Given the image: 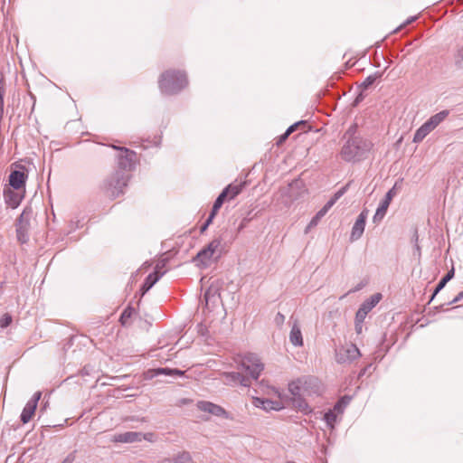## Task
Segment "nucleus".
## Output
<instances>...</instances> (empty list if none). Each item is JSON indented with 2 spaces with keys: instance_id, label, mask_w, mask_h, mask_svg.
Returning a JSON list of instances; mask_svg holds the SVG:
<instances>
[{
  "instance_id": "obj_7",
  "label": "nucleus",
  "mask_w": 463,
  "mask_h": 463,
  "mask_svg": "<svg viewBox=\"0 0 463 463\" xmlns=\"http://www.w3.org/2000/svg\"><path fill=\"white\" fill-rule=\"evenodd\" d=\"M13 166L14 168L11 170L8 176L9 185L16 191L24 189L28 179V169L25 165L18 163L13 164Z\"/></svg>"
},
{
  "instance_id": "obj_31",
  "label": "nucleus",
  "mask_w": 463,
  "mask_h": 463,
  "mask_svg": "<svg viewBox=\"0 0 463 463\" xmlns=\"http://www.w3.org/2000/svg\"><path fill=\"white\" fill-rule=\"evenodd\" d=\"M411 241V243L413 244L412 255L414 258L420 260L421 257V248L419 244V234H418L417 229H414V232H413Z\"/></svg>"
},
{
  "instance_id": "obj_27",
  "label": "nucleus",
  "mask_w": 463,
  "mask_h": 463,
  "mask_svg": "<svg viewBox=\"0 0 463 463\" xmlns=\"http://www.w3.org/2000/svg\"><path fill=\"white\" fill-rule=\"evenodd\" d=\"M339 413H337L336 411H334L333 409H329L328 411H326L325 413H324V417H323V420L326 421V426L330 429V430H334L335 429V422H336V419H337V415Z\"/></svg>"
},
{
  "instance_id": "obj_18",
  "label": "nucleus",
  "mask_w": 463,
  "mask_h": 463,
  "mask_svg": "<svg viewBox=\"0 0 463 463\" xmlns=\"http://www.w3.org/2000/svg\"><path fill=\"white\" fill-rule=\"evenodd\" d=\"M143 432L127 431L114 436L113 441L119 443H135L142 441Z\"/></svg>"
},
{
  "instance_id": "obj_56",
  "label": "nucleus",
  "mask_w": 463,
  "mask_h": 463,
  "mask_svg": "<svg viewBox=\"0 0 463 463\" xmlns=\"http://www.w3.org/2000/svg\"><path fill=\"white\" fill-rule=\"evenodd\" d=\"M184 374V371L177 369V368H172V377L183 376Z\"/></svg>"
},
{
  "instance_id": "obj_6",
  "label": "nucleus",
  "mask_w": 463,
  "mask_h": 463,
  "mask_svg": "<svg viewBox=\"0 0 463 463\" xmlns=\"http://www.w3.org/2000/svg\"><path fill=\"white\" fill-rule=\"evenodd\" d=\"M118 153L115 156L117 168L115 170L124 171L127 174L134 171L137 167L138 159L137 153L125 146H117L115 144L107 145Z\"/></svg>"
},
{
  "instance_id": "obj_35",
  "label": "nucleus",
  "mask_w": 463,
  "mask_h": 463,
  "mask_svg": "<svg viewBox=\"0 0 463 463\" xmlns=\"http://www.w3.org/2000/svg\"><path fill=\"white\" fill-rule=\"evenodd\" d=\"M350 186V182L338 189L332 197L327 201L332 206L347 192Z\"/></svg>"
},
{
  "instance_id": "obj_37",
  "label": "nucleus",
  "mask_w": 463,
  "mask_h": 463,
  "mask_svg": "<svg viewBox=\"0 0 463 463\" xmlns=\"http://www.w3.org/2000/svg\"><path fill=\"white\" fill-rule=\"evenodd\" d=\"M324 216V213L319 210L310 220L309 223L307 226L306 232H307V230L317 226Z\"/></svg>"
},
{
  "instance_id": "obj_46",
  "label": "nucleus",
  "mask_w": 463,
  "mask_h": 463,
  "mask_svg": "<svg viewBox=\"0 0 463 463\" xmlns=\"http://www.w3.org/2000/svg\"><path fill=\"white\" fill-rule=\"evenodd\" d=\"M166 263H167V259H162V260H160L156 263V267H155L154 270H157L158 272H165V270H162V269L165 267Z\"/></svg>"
},
{
  "instance_id": "obj_55",
  "label": "nucleus",
  "mask_w": 463,
  "mask_h": 463,
  "mask_svg": "<svg viewBox=\"0 0 463 463\" xmlns=\"http://www.w3.org/2000/svg\"><path fill=\"white\" fill-rule=\"evenodd\" d=\"M365 285H366V282L361 281L354 288L349 290L348 293L357 292V291L361 290Z\"/></svg>"
},
{
  "instance_id": "obj_34",
  "label": "nucleus",
  "mask_w": 463,
  "mask_h": 463,
  "mask_svg": "<svg viewBox=\"0 0 463 463\" xmlns=\"http://www.w3.org/2000/svg\"><path fill=\"white\" fill-rule=\"evenodd\" d=\"M449 110L444 109L441 110L434 115H432L429 119L432 121L433 126L435 128L445 120V118L449 116Z\"/></svg>"
},
{
  "instance_id": "obj_64",
  "label": "nucleus",
  "mask_w": 463,
  "mask_h": 463,
  "mask_svg": "<svg viewBox=\"0 0 463 463\" xmlns=\"http://www.w3.org/2000/svg\"><path fill=\"white\" fill-rule=\"evenodd\" d=\"M218 213L217 211H213V209H211V212L209 213V216H211V218H215L216 214Z\"/></svg>"
},
{
  "instance_id": "obj_57",
  "label": "nucleus",
  "mask_w": 463,
  "mask_h": 463,
  "mask_svg": "<svg viewBox=\"0 0 463 463\" xmlns=\"http://www.w3.org/2000/svg\"><path fill=\"white\" fill-rule=\"evenodd\" d=\"M445 306H449L448 303H443L439 306L433 307L432 309H433L434 313L441 312V311L445 310L444 309Z\"/></svg>"
},
{
  "instance_id": "obj_30",
  "label": "nucleus",
  "mask_w": 463,
  "mask_h": 463,
  "mask_svg": "<svg viewBox=\"0 0 463 463\" xmlns=\"http://www.w3.org/2000/svg\"><path fill=\"white\" fill-rule=\"evenodd\" d=\"M135 313V308L133 307H131L130 305H128V307H126L122 313L120 314V317H119V323L123 326H126L128 323V319H130L133 316V314Z\"/></svg>"
},
{
  "instance_id": "obj_47",
  "label": "nucleus",
  "mask_w": 463,
  "mask_h": 463,
  "mask_svg": "<svg viewBox=\"0 0 463 463\" xmlns=\"http://www.w3.org/2000/svg\"><path fill=\"white\" fill-rule=\"evenodd\" d=\"M222 196L223 195H218L217 198L215 199V201L213 202V204L212 206V209L213 211H217L219 212V210L221 209V207L222 206Z\"/></svg>"
},
{
  "instance_id": "obj_58",
  "label": "nucleus",
  "mask_w": 463,
  "mask_h": 463,
  "mask_svg": "<svg viewBox=\"0 0 463 463\" xmlns=\"http://www.w3.org/2000/svg\"><path fill=\"white\" fill-rule=\"evenodd\" d=\"M364 96L363 94V92L361 91L357 96L356 98L354 99V106H357L363 99H364Z\"/></svg>"
},
{
  "instance_id": "obj_17",
  "label": "nucleus",
  "mask_w": 463,
  "mask_h": 463,
  "mask_svg": "<svg viewBox=\"0 0 463 463\" xmlns=\"http://www.w3.org/2000/svg\"><path fill=\"white\" fill-rule=\"evenodd\" d=\"M361 356L360 350L358 347L352 344L345 350V354H337L336 361L338 364L351 363Z\"/></svg>"
},
{
  "instance_id": "obj_40",
  "label": "nucleus",
  "mask_w": 463,
  "mask_h": 463,
  "mask_svg": "<svg viewBox=\"0 0 463 463\" xmlns=\"http://www.w3.org/2000/svg\"><path fill=\"white\" fill-rule=\"evenodd\" d=\"M12 316L9 313L4 314L0 318V327L6 328L12 323Z\"/></svg>"
},
{
  "instance_id": "obj_45",
  "label": "nucleus",
  "mask_w": 463,
  "mask_h": 463,
  "mask_svg": "<svg viewBox=\"0 0 463 463\" xmlns=\"http://www.w3.org/2000/svg\"><path fill=\"white\" fill-rule=\"evenodd\" d=\"M421 128L424 129V131H426L428 134L432 131L433 129H435V127L433 126L432 124V121H430V119H427L421 126Z\"/></svg>"
},
{
  "instance_id": "obj_42",
  "label": "nucleus",
  "mask_w": 463,
  "mask_h": 463,
  "mask_svg": "<svg viewBox=\"0 0 463 463\" xmlns=\"http://www.w3.org/2000/svg\"><path fill=\"white\" fill-rule=\"evenodd\" d=\"M364 322V318L363 317H357V316H355L354 317V329H355V332L356 334L360 335L363 331V324Z\"/></svg>"
},
{
  "instance_id": "obj_32",
  "label": "nucleus",
  "mask_w": 463,
  "mask_h": 463,
  "mask_svg": "<svg viewBox=\"0 0 463 463\" xmlns=\"http://www.w3.org/2000/svg\"><path fill=\"white\" fill-rule=\"evenodd\" d=\"M172 463H194V460L190 452L181 451L172 458Z\"/></svg>"
},
{
  "instance_id": "obj_28",
  "label": "nucleus",
  "mask_w": 463,
  "mask_h": 463,
  "mask_svg": "<svg viewBox=\"0 0 463 463\" xmlns=\"http://www.w3.org/2000/svg\"><path fill=\"white\" fill-rule=\"evenodd\" d=\"M32 213V208L25 207L17 218L15 225L30 226V217Z\"/></svg>"
},
{
  "instance_id": "obj_20",
  "label": "nucleus",
  "mask_w": 463,
  "mask_h": 463,
  "mask_svg": "<svg viewBox=\"0 0 463 463\" xmlns=\"http://www.w3.org/2000/svg\"><path fill=\"white\" fill-rule=\"evenodd\" d=\"M4 198L5 203L9 207L15 209L20 205L24 196L20 195L18 193L11 190L10 188H5L4 190Z\"/></svg>"
},
{
  "instance_id": "obj_19",
  "label": "nucleus",
  "mask_w": 463,
  "mask_h": 463,
  "mask_svg": "<svg viewBox=\"0 0 463 463\" xmlns=\"http://www.w3.org/2000/svg\"><path fill=\"white\" fill-rule=\"evenodd\" d=\"M165 275V272H158L157 270H153L151 273H149L144 282L142 283L140 287V291H142V294L146 293L148 290H150L153 286Z\"/></svg>"
},
{
  "instance_id": "obj_48",
  "label": "nucleus",
  "mask_w": 463,
  "mask_h": 463,
  "mask_svg": "<svg viewBox=\"0 0 463 463\" xmlns=\"http://www.w3.org/2000/svg\"><path fill=\"white\" fill-rule=\"evenodd\" d=\"M76 450L70 452L65 458L61 461V463H73L76 458Z\"/></svg>"
},
{
  "instance_id": "obj_29",
  "label": "nucleus",
  "mask_w": 463,
  "mask_h": 463,
  "mask_svg": "<svg viewBox=\"0 0 463 463\" xmlns=\"http://www.w3.org/2000/svg\"><path fill=\"white\" fill-rule=\"evenodd\" d=\"M28 228L29 226L15 225L16 237L22 244L29 241Z\"/></svg>"
},
{
  "instance_id": "obj_12",
  "label": "nucleus",
  "mask_w": 463,
  "mask_h": 463,
  "mask_svg": "<svg viewBox=\"0 0 463 463\" xmlns=\"http://www.w3.org/2000/svg\"><path fill=\"white\" fill-rule=\"evenodd\" d=\"M368 216V210L366 208L363 209L362 212L357 216L353 227L350 235V240L352 241L359 240L364 234L366 219Z\"/></svg>"
},
{
  "instance_id": "obj_62",
  "label": "nucleus",
  "mask_w": 463,
  "mask_h": 463,
  "mask_svg": "<svg viewBox=\"0 0 463 463\" xmlns=\"http://www.w3.org/2000/svg\"><path fill=\"white\" fill-rule=\"evenodd\" d=\"M209 225H206L204 222L202 224V226L200 227V233H203L207 229H208Z\"/></svg>"
},
{
  "instance_id": "obj_39",
  "label": "nucleus",
  "mask_w": 463,
  "mask_h": 463,
  "mask_svg": "<svg viewBox=\"0 0 463 463\" xmlns=\"http://www.w3.org/2000/svg\"><path fill=\"white\" fill-rule=\"evenodd\" d=\"M455 65L458 69H463V46L458 49L455 54Z\"/></svg>"
},
{
  "instance_id": "obj_22",
  "label": "nucleus",
  "mask_w": 463,
  "mask_h": 463,
  "mask_svg": "<svg viewBox=\"0 0 463 463\" xmlns=\"http://www.w3.org/2000/svg\"><path fill=\"white\" fill-rule=\"evenodd\" d=\"M289 341L294 346H302L304 344L301 330L296 325L290 330Z\"/></svg>"
},
{
  "instance_id": "obj_49",
  "label": "nucleus",
  "mask_w": 463,
  "mask_h": 463,
  "mask_svg": "<svg viewBox=\"0 0 463 463\" xmlns=\"http://www.w3.org/2000/svg\"><path fill=\"white\" fill-rule=\"evenodd\" d=\"M274 321L276 323L277 326H282L284 324V321H285V317L283 314H281L280 312L277 313L275 318H274Z\"/></svg>"
},
{
  "instance_id": "obj_38",
  "label": "nucleus",
  "mask_w": 463,
  "mask_h": 463,
  "mask_svg": "<svg viewBox=\"0 0 463 463\" xmlns=\"http://www.w3.org/2000/svg\"><path fill=\"white\" fill-rule=\"evenodd\" d=\"M427 135H428V133L426 131H424V129L421 128V127H420L415 131L412 141L414 143H420V141H422L426 137Z\"/></svg>"
},
{
  "instance_id": "obj_43",
  "label": "nucleus",
  "mask_w": 463,
  "mask_h": 463,
  "mask_svg": "<svg viewBox=\"0 0 463 463\" xmlns=\"http://www.w3.org/2000/svg\"><path fill=\"white\" fill-rule=\"evenodd\" d=\"M307 125V121L306 120H299L298 122H295L294 124L290 125L288 128H287V132L290 135L292 134L294 131H296L298 127L300 126H306Z\"/></svg>"
},
{
  "instance_id": "obj_3",
  "label": "nucleus",
  "mask_w": 463,
  "mask_h": 463,
  "mask_svg": "<svg viewBox=\"0 0 463 463\" xmlns=\"http://www.w3.org/2000/svg\"><path fill=\"white\" fill-rule=\"evenodd\" d=\"M188 83L187 74L183 70L169 69L163 71L158 78V89L165 96L179 94Z\"/></svg>"
},
{
  "instance_id": "obj_53",
  "label": "nucleus",
  "mask_w": 463,
  "mask_h": 463,
  "mask_svg": "<svg viewBox=\"0 0 463 463\" xmlns=\"http://www.w3.org/2000/svg\"><path fill=\"white\" fill-rule=\"evenodd\" d=\"M463 299V290L460 291L451 301L448 302V305H453Z\"/></svg>"
},
{
  "instance_id": "obj_52",
  "label": "nucleus",
  "mask_w": 463,
  "mask_h": 463,
  "mask_svg": "<svg viewBox=\"0 0 463 463\" xmlns=\"http://www.w3.org/2000/svg\"><path fill=\"white\" fill-rule=\"evenodd\" d=\"M142 440L153 442L155 440V434L153 432L143 433Z\"/></svg>"
},
{
  "instance_id": "obj_63",
  "label": "nucleus",
  "mask_w": 463,
  "mask_h": 463,
  "mask_svg": "<svg viewBox=\"0 0 463 463\" xmlns=\"http://www.w3.org/2000/svg\"><path fill=\"white\" fill-rule=\"evenodd\" d=\"M214 218H211V216L208 215V217L206 218V220L204 221V223L206 225H211L213 223V221Z\"/></svg>"
},
{
  "instance_id": "obj_10",
  "label": "nucleus",
  "mask_w": 463,
  "mask_h": 463,
  "mask_svg": "<svg viewBox=\"0 0 463 463\" xmlns=\"http://www.w3.org/2000/svg\"><path fill=\"white\" fill-rule=\"evenodd\" d=\"M42 397L41 392L33 393L32 398L26 402L20 415L21 421L25 424L28 423L35 413L39 400Z\"/></svg>"
},
{
  "instance_id": "obj_36",
  "label": "nucleus",
  "mask_w": 463,
  "mask_h": 463,
  "mask_svg": "<svg viewBox=\"0 0 463 463\" xmlns=\"http://www.w3.org/2000/svg\"><path fill=\"white\" fill-rule=\"evenodd\" d=\"M161 140H162L161 136L155 137L153 140H150L149 138L143 139L141 146L144 149H147L150 146L159 147L161 145Z\"/></svg>"
},
{
  "instance_id": "obj_50",
  "label": "nucleus",
  "mask_w": 463,
  "mask_h": 463,
  "mask_svg": "<svg viewBox=\"0 0 463 463\" xmlns=\"http://www.w3.org/2000/svg\"><path fill=\"white\" fill-rule=\"evenodd\" d=\"M288 136H289V134H288L287 131H285L282 135H280V136L278 137L276 144H277L278 146H280L281 144H283V143L287 140V138L288 137Z\"/></svg>"
},
{
  "instance_id": "obj_1",
  "label": "nucleus",
  "mask_w": 463,
  "mask_h": 463,
  "mask_svg": "<svg viewBox=\"0 0 463 463\" xmlns=\"http://www.w3.org/2000/svg\"><path fill=\"white\" fill-rule=\"evenodd\" d=\"M238 369L241 370L248 375H244L240 372H224L222 377L225 384L236 386L238 384L243 387L250 385V379L258 380L264 369V364L259 358L252 354L245 355L241 363L238 365Z\"/></svg>"
},
{
  "instance_id": "obj_9",
  "label": "nucleus",
  "mask_w": 463,
  "mask_h": 463,
  "mask_svg": "<svg viewBox=\"0 0 463 463\" xmlns=\"http://www.w3.org/2000/svg\"><path fill=\"white\" fill-rule=\"evenodd\" d=\"M198 410L208 412L209 414L222 417L223 419H232L230 413L222 406L208 401H199L196 404Z\"/></svg>"
},
{
  "instance_id": "obj_2",
  "label": "nucleus",
  "mask_w": 463,
  "mask_h": 463,
  "mask_svg": "<svg viewBox=\"0 0 463 463\" xmlns=\"http://www.w3.org/2000/svg\"><path fill=\"white\" fill-rule=\"evenodd\" d=\"M344 137L347 139L341 149V156L345 162H359L364 159L372 149L373 144L370 140L356 135L355 126L350 127Z\"/></svg>"
},
{
  "instance_id": "obj_61",
  "label": "nucleus",
  "mask_w": 463,
  "mask_h": 463,
  "mask_svg": "<svg viewBox=\"0 0 463 463\" xmlns=\"http://www.w3.org/2000/svg\"><path fill=\"white\" fill-rule=\"evenodd\" d=\"M211 288L207 289L204 293V298L206 300V302H208L210 300V294H211Z\"/></svg>"
},
{
  "instance_id": "obj_4",
  "label": "nucleus",
  "mask_w": 463,
  "mask_h": 463,
  "mask_svg": "<svg viewBox=\"0 0 463 463\" xmlns=\"http://www.w3.org/2000/svg\"><path fill=\"white\" fill-rule=\"evenodd\" d=\"M130 177V174L120 170H114L103 179L100 184V189L106 196L115 199L125 193Z\"/></svg>"
},
{
  "instance_id": "obj_5",
  "label": "nucleus",
  "mask_w": 463,
  "mask_h": 463,
  "mask_svg": "<svg viewBox=\"0 0 463 463\" xmlns=\"http://www.w3.org/2000/svg\"><path fill=\"white\" fill-rule=\"evenodd\" d=\"M222 238H214L206 246L201 249L193 258L192 262L200 269L208 268L212 262H218L221 252L216 254L218 248L222 245Z\"/></svg>"
},
{
  "instance_id": "obj_25",
  "label": "nucleus",
  "mask_w": 463,
  "mask_h": 463,
  "mask_svg": "<svg viewBox=\"0 0 463 463\" xmlns=\"http://www.w3.org/2000/svg\"><path fill=\"white\" fill-rule=\"evenodd\" d=\"M352 400V396L345 394L341 396L337 402L335 403L334 407L332 408L334 411H336L339 414L344 413L345 408L350 403Z\"/></svg>"
},
{
  "instance_id": "obj_59",
  "label": "nucleus",
  "mask_w": 463,
  "mask_h": 463,
  "mask_svg": "<svg viewBox=\"0 0 463 463\" xmlns=\"http://www.w3.org/2000/svg\"><path fill=\"white\" fill-rule=\"evenodd\" d=\"M333 206L326 202L325 205L320 209V211L324 213V215L326 214V213L332 208Z\"/></svg>"
},
{
  "instance_id": "obj_33",
  "label": "nucleus",
  "mask_w": 463,
  "mask_h": 463,
  "mask_svg": "<svg viewBox=\"0 0 463 463\" xmlns=\"http://www.w3.org/2000/svg\"><path fill=\"white\" fill-rule=\"evenodd\" d=\"M5 93V76H4L3 71L0 70V121L3 119V117H4Z\"/></svg>"
},
{
  "instance_id": "obj_26",
  "label": "nucleus",
  "mask_w": 463,
  "mask_h": 463,
  "mask_svg": "<svg viewBox=\"0 0 463 463\" xmlns=\"http://www.w3.org/2000/svg\"><path fill=\"white\" fill-rule=\"evenodd\" d=\"M383 77V72L375 71L373 74L368 75L364 81L359 85V88L362 89V90L369 89L371 86H373L376 80H380Z\"/></svg>"
},
{
  "instance_id": "obj_41",
  "label": "nucleus",
  "mask_w": 463,
  "mask_h": 463,
  "mask_svg": "<svg viewBox=\"0 0 463 463\" xmlns=\"http://www.w3.org/2000/svg\"><path fill=\"white\" fill-rule=\"evenodd\" d=\"M80 227H82V225H80V220H71L69 223V231L66 232V235H69Z\"/></svg>"
},
{
  "instance_id": "obj_23",
  "label": "nucleus",
  "mask_w": 463,
  "mask_h": 463,
  "mask_svg": "<svg viewBox=\"0 0 463 463\" xmlns=\"http://www.w3.org/2000/svg\"><path fill=\"white\" fill-rule=\"evenodd\" d=\"M288 391L289 392V395L288 397H297L303 395L302 391L303 387L301 384L300 378H298L297 380L291 381L288 384Z\"/></svg>"
},
{
  "instance_id": "obj_14",
  "label": "nucleus",
  "mask_w": 463,
  "mask_h": 463,
  "mask_svg": "<svg viewBox=\"0 0 463 463\" xmlns=\"http://www.w3.org/2000/svg\"><path fill=\"white\" fill-rule=\"evenodd\" d=\"M301 381V384L303 387V392L307 394H317L319 395L321 393V385L319 380L311 375L299 377Z\"/></svg>"
},
{
  "instance_id": "obj_21",
  "label": "nucleus",
  "mask_w": 463,
  "mask_h": 463,
  "mask_svg": "<svg viewBox=\"0 0 463 463\" xmlns=\"http://www.w3.org/2000/svg\"><path fill=\"white\" fill-rule=\"evenodd\" d=\"M455 276V269L452 267L437 283L434 288V296H437Z\"/></svg>"
},
{
  "instance_id": "obj_24",
  "label": "nucleus",
  "mask_w": 463,
  "mask_h": 463,
  "mask_svg": "<svg viewBox=\"0 0 463 463\" xmlns=\"http://www.w3.org/2000/svg\"><path fill=\"white\" fill-rule=\"evenodd\" d=\"M146 379H153L158 375L172 376V368L169 367H158L150 369L146 372Z\"/></svg>"
},
{
  "instance_id": "obj_16",
  "label": "nucleus",
  "mask_w": 463,
  "mask_h": 463,
  "mask_svg": "<svg viewBox=\"0 0 463 463\" xmlns=\"http://www.w3.org/2000/svg\"><path fill=\"white\" fill-rule=\"evenodd\" d=\"M245 187V183H241L239 184H230L227 186H225L222 191L220 193L219 195L222 196V205L224 203L226 200H232L236 196H238Z\"/></svg>"
},
{
  "instance_id": "obj_60",
  "label": "nucleus",
  "mask_w": 463,
  "mask_h": 463,
  "mask_svg": "<svg viewBox=\"0 0 463 463\" xmlns=\"http://www.w3.org/2000/svg\"><path fill=\"white\" fill-rule=\"evenodd\" d=\"M416 19H417L416 15L408 17L407 20L399 28L413 23L414 21H416Z\"/></svg>"
},
{
  "instance_id": "obj_44",
  "label": "nucleus",
  "mask_w": 463,
  "mask_h": 463,
  "mask_svg": "<svg viewBox=\"0 0 463 463\" xmlns=\"http://www.w3.org/2000/svg\"><path fill=\"white\" fill-rule=\"evenodd\" d=\"M371 370L374 371L375 370V366H373V364L371 363V364H368L366 366H364V368H362L358 373V378H362L363 376H364L367 373L371 372Z\"/></svg>"
},
{
  "instance_id": "obj_8",
  "label": "nucleus",
  "mask_w": 463,
  "mask_h": 463,
  "mask_svg": "<svg viewBox=\"0 0 463 463\" xmlns=\"http://www.w3.org/2000/svg\"><path fill=\"white\" fill-rule=\"evenodd\" d=\"M398 184V182L395 183L394 186L392 187L388 192L385 194L383 199L380 202L376 212L373 217V222L374 223H379L385 216L388 207L393 198V196L396 194V186Z\"/></svg>"
},
{
  "instance_id": "obj_54",
  "label": "nucleus",
  "mask_w": 463,
  "mask_h": 463,
  "mask_svg": "<svg viewBox=\"0 0 463 463\" xmlns=\"http://www.w3.org/2000/svg\"><path fill=\"white\" fill-rule=\"evenodd\" d=\"M249 221H250V219H248L247 217H244L241 220V222L239 224L238 229H237L239 232H241L246 227V225L249 222Z\"/></svg>"
},
{
  "instance_id": "obj_51",
  "label": "nucleus",
  "mask_w": 463,
  "mask_h": 463,
  "mask_svg": "<svg viewBox=\"0 0 463 463\" xmlns=\"http://www.w3.org/2000/svg\"><path fill=\"white\" fill-rule=\"evenodd\" d=\"M128 421H137V422H147V419L146 417H138V416H131V417H128Z\"/></svg>"
},
{
  "instance_id": "obj_13",
  "label": "nucleus",
  "mask_w": 463,
  "mask_h": 463,
  "mask_svg": "<svg viewBox=\"0 0 463 463\" xmlns=\"http://www.w3.org/2000/svg\"><path fill=\"white\" fill-rule=\"evenodd\" d=\"M381 299V293H375L372 295L360 305L355 316H357V317H363L365 319L368 313L380 302Z\"/></svg>"
},
{
  "instance_id": "obj_11",
  "label": "nucleus",
  "mask_w": 463,
  "mask_h": 463,
  "mask_svg": "<svg viewBox=\"0 0 463 463\" xmlns=\"http://www.w3.org/2000/svg\"><path fill=\"white\" fill-rule=\"evenodd\" d=\"M279 396L281 400L289 402L294 409L302 412L304 415H310L313 412V409L309 406L303 395L288 397V394H279Z\"/></svg>"
},
{
  "instance_id": "obj_15",
  "label": "nucleus",
  "mask_w": 463,
  "mask_h": 463,
  "mask_svg": "<svg viewBox=\"0 0 463 463\" xmlns=\"http://www.w3.org/2000/svg\"><path fill=\"white\" fill-rule=\"evenodd\" d=\"M255 407L262 409L266 411H279L284 409V405L279 401H273L267 398L256 397L253 400Z\"/></svg>"
}]
</instances>
